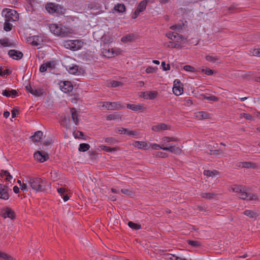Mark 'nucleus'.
Listing matches in <instances>:
<instances>
[{"label":"nucleus","instance_id":"1","mask_svg":"<svg viewBox=\"0 0 260 260\" xmlns=\"http://www.w3.org/2000/svg\"><path fill=\"white\" fill-rule=\"evenodd\" d=\"M2 16L5 19L4 30L6 31H10L13 26L11 22L16 21L19 19L18 14L14 10L6 9L2 11Z\"/></svg>","mask_w":260,"mask_h":260},{"label":"nucleus","instance_id":"2","mask_svg":"<svg viewBox=\"0 0 260 260\" xmlns=\"http://www.w3.org/2000/svg\"><path fill=\"white\" fill-rule=\"evenodd\" d=\"M231 190L238 194V198L244 200L253 201L258 199V196L255 193L248 192V188L243 185H234L231 186Z\"/></svg>","mask_w":260,"mask_h":260},{"label":"nucleus","instance_id":"3","mask_svg":"<svg viewBox=\"0 0 260 260\" xmlns=\"http://www.w3.org/2000/svg\"><path fill=\"white\" fill-rule=\"evenodd\" d=\"M26 182L31 189L35 192H42L45 190L46 182L45 180L39 177H28Z\"/></svg>","mask_w":260,"mask_h":260},{"label":"nucleus","instance_id":"4","mask_svg":"<svg viewBox=\"0 0 260 260\" xmlns=\"http://www.w3.org/2000/svg\"><path fill=\"white\" fill-rule=\"evenodd\" d=\"M49 29L52 33L61 37H67L72 34L70 29L61 25L52 24L50 25Z\"/></svg>","mask_w":260,"mask_h":260},{"label":"nucleus","instance_id":"5","mask_svg":"<svg viewBox=\"0 0 260 260\" xmlns=\"http://www.w3.org/2000/svg\"><path fill=\"white\" fill-rule=\"evenodd\" d=\"M45 8L50 14H62L64 12V9L60 5L52 3L47 4Z\"/></svg>","mask_w":260,"mask_h":260},{"label":"nucleus","instance_id":"6","mask_svg":"<svg viewBox=\"0 0 260 260\" xmlns=\"http://www.w3.org/2000/svg\"><path fill=\"white\" fill-rule=\"evenodd\" d=\"M99 107L107 110H117L122 108V105L118 102H110L101 103Z\"/></svg>","mask_w":260,"mask_h":260},{"label":"nucleus","instance_id":"7","mask_svg":"<svg viewBox=\"0 0 260 260\" xmlns=\"http://www.w3.org/2000/svg\"><path fill=\"white\" fill-rule=\"evenodd\" d=\"M82 43L78 40H68L63 43L65 48L72 50H77L80 49L82 47Z\"/></svg>","mask_w":260,"mask_h":260},{"label":"nucleus","instance_id":"8","mask_svg":"<svg viewBox=\"0 0 260 260\" xmlns=\"http://www.w3.org/2000/svg\"><path fill=\"white\" fill-rule=\"evenodd\" d=\"M103 55L108 58H111L121 54V50L119 48L105 49L102 51Z\"/></svg>","mask_w":260,"mask_h":260},{"label":"nucleus","instance_id":"9","mask_svg":"<svg viewBox=\"0 0 260 260\" xmlns=\"http://www.w3.org/2000/svg\"><path fill=\"white\" fill-rule=\"evenodd\" d=\"M1 215L4 218H10L14 219L15 218V214L14 211L9 207H6L1 210Z\"/></svg>","mask_w":260,"mask_h":260},{"label":"nucleus","instance_id":"10","mask_svg":"<svg viewBox=\"0 0 260 260\" xmlns=\"http://www.w3.org/2000/svg\"><path fill=\"white\" fill-rule=\"evenodd\" d=\"M34 158L41 162L48 159V154L45 151H38L34 153Z\"/></svg>","mask_w":260,"mask_h":260},{"label":"nucleus","instance_id":"11","mask_svg":"<svg viewBox=\"0 0 260 260\" xmlns=\"http://www.w3.org/2000/svg\"><path fill=\"white\" fill-rule=\"evenodd\" d=\"M147 5V1H143L140 2V4L138 5L137 9L135 10L132 16V18L133 19H136L139 15L140 13L146 9Z\"/></svg>","mask_w":260,"mask_h":260},{"label":"nucleus","instance_id":"12","mask_svg":"<svg viewBox=\"0 0 260 260\" xmlns=\"http://www.w3.org/2000/svg\"><path fill=\"white\" fill-rule=\"evenodd\" d=\"M8 189L7 186L0 184V199L6 200L9 199Z\"/></svg>","mask_w":260,"mask_h":260},{"label":"nucleus","instance_id":"13","mask_svg":"<svg viewBox=\"0 0 260 260\" xmlns=\"http://www.w3.org/2000/svg\"><path fill=\"white\" fill-rule=\"evenodd\" d=\"M8 55L14 59L19 60L23 57V53L18 50H10L8 52Z\"/></svg>","mask_w":260,"mask_h":260},{"label":"nucleus","instance_id":"14","mask_svg":"<svg viewBox=\"0 0 260 260\" xmlns=\"http://www.w3.org/2000/svg\"><path fill=\"white\" fill-rule=\"evenodd\" d=\"M166 36L171 40H174L175 39H176L178 42H179L180 40L185 41H186V38H184L182 35H179L178 33L169 32L166 34Z\"/></svg>","mask_w":260,"mask_h":260},{"label":"nucleus","instance_id":"15","mask_svg":"<svg viewBox=\"0 0 260 260\" xmlns=\"http://www.w3.org/2000/svg\"><path fill=\"white\" fill-rule=\"evenodd\" d=\"M60 87L61 90L65 93L69 92L73 90V86L69 81H64L62 84H60Z\"/></svg>","mask_w":260,"mask_h":260},{"label":"nucleus","instance_id":"16","mask_svg":"<svg viewBox=\"0 0 260 260\" xmlns=\"http://www.w3.org/2000/svg\"><path fill=\"white\" fill-rule=\"evenodd\" d=\"M163 150L169 151L172 153L176 154L179 155L181 153V149L178 147L175 146H171L169 147H164L162 148Z\"/></svg>","mask_w":260,"mask_h":260},{"label":"nucleus","instance_id":"17","mask_svg":"<svg viewBox=\"0 0 260 260\" xmlns=\"http://www.w3.org/2000/svg\"><path fill=\"white\" fill-rule=\"evenodd\" d=\"M157 95V92L156 91H151L144 92L141 96L146 99L153 100L156 97Z\"/></svg>","mask_w":260,"mask_h":260},{"label":"nucleus","instance_id":"18","mask_svg":"<svg viewBox=\"0 0 260 260\" xmlns=\"http://www.w3.org/2000/svg\"><path fill=\"white\" fill-rule=\"evenodd\" d=\"M194 116L198 120L210 118V114L204 111L197 112L194 113Z\"/></svg>","mask_w":260,"mask_h":260},{"label":"nucleus","instance_id":"19","mask_svg":"<svg viewBox=\"0 0 260 260\" xmlns=\"http://www.w3.org/2000/svg\"><path fill=\"white\" fill-rule=\"evenodd\" d=\"M2 94L4 96L7 97H11L12 98H15L18 96V93L17 91L14 89H11V90L5 89L3 91Z\"/></svg>","mask_w":260,"mask_h":260},{"label":"nucleus","instance_id":"20","mask_svg":"<svg viewBox=\"0 0 260 260\" xmlns=\"http://www.w3.org/2000/svg\"><path fill=\"white\" fill-rule=\"evenodd\" d=\"M151 129L154 132H159L161 130L170 129V126L165 123H159L157 125H153Z\"/></svg>","mask_w":260,"mask_h":260},{"label":"nucleus","instance_id":"21","mask_svg":"<svg viewBox=\"0 0 260 260\" xmlns=\"http://www.w3.org/2000/svg\"><path fill=\"white\" fill-rule=\"evenodd\" d=\"M70 112L71 113V118L72 120L75 122L76 125H77L79 122V116L77 111L75 108H71L70 109Z\"/></svg>","mask_w":260,"mask_h":260},{"label":"nucleus","instance_id":"22","mask_svg":"<svg viewBox=\"0 0 260 260\" xmlns=\"http://www.w3.org/2000/svg\"><path fill=\"white\" fill-rule=\"evenodd\" d=\"M43 136V132L40 131L36 132L34 135L31 137L32 141L34 142H39L42 139Z\"/></svg>","mask_w":260,"mask_h":260},{"label":"nucleus","instance_id":"23","mask_svg":"<svg viewBox=\"0 0 260 260\" xmlns=\"http://www.w3.org/2000/svg\"><path fill=\"white\" fill-rule=\"evenodd\" d=\"M127 108L133 111H143L145 109L142 105L135 104H127Z\"/></svg>","mask_w":260,"mask_h":260},{"label":"nucleus","instance_id":"24","mask_svg":"<svg viewBox=\"0 0 260 260\" xmlns=\"http://www.w3.org/2000/svg\"><path fill=\"white\" fill-rule=\"evenodd\" d=\"M134 146L139 149H146L148 148V143L142 141H136Z\"/></svg>","mask_w":260,"mask_h":260},{"label":"nucleus","instance_id":"25","mask_svg":"<svg viewBox=\"0 0 260 260\" xmlns=\"http://www.w3.org/2000/svg\"><path fill=\"white\" fill-rule=\"evenodd\" d=\"M0 260H15V258L9 254L0 250Z\"/></svg>","mask_w":260,"mask_h":260},{"label":"nucleus","instance_id":"26","mask_svg":"<svg viewBox=\"0 0 260 260\" xmlns=\"http://www.w3.org/2000/svg\"><path fill=\"white\" fill-rule=\"evenodd\" d=\"M121 116L120 114L115 112L112 114H110L107 116L106 119L107 120H119L121 119Z\"/></svg>","mask_w":260,"mask_h":260},{"label":"nucleus","instance_id":"27","mask_svg":"<svg viewBox=\"0 0 260 260\" xmlns=\"http://www.w3.org/2000/svg\"><path fill=\"white\" fill-rule=\"evenodd\" d=\"M125 9V7L123 4H117L114 7V10L119 13L124 12Z\"/></svg>","mask_w":260,"mask_h":260},{"label":"nucleus","instance_id":"28","mask_svg":"<svg viewBox=\"0 0 260 260\" xmlns=\"http://www.w3.org/2000/svg\"><path fill=\"white\" fill-rule=\"evenodd\" d=\"M200 195L202 198L211 200L214 198L216 197V194L211 192H202Z\"/></svg>","mask_w":260,"mask_h":260},{"label":"nucleus","instance_id":"29","mask_svg":"<svg viewBox=\"0 0 260 260\" xmlns=\"http://www.w3.org/2000/svg\"><path fill=\"white\" fill-rule=\"evenodd\" d=\"M1 176H5L6 178L5 180L8 181H11V180L13 179L12 176L10 174V173L8 171L6 170H2L0 173Z\"/></svg>","mask_w":260,"mask_h":260},{"label":"nucleus","instance_id":"30","mask_svg":"<svg viewBox=\"0 0 260 260\" xmlns=\"http://www.w3.org/2000/svg\"><path fill=\"white\" fill-rule=\"evenodd\" d=\"M173 91L174 93L176 95H181L183 92V88L180 86H173Z\"/></svg>","mask_w":260,"mask_h":260},{"label":"nucleus","instance_id":"31","mask_svg":"<svg viewBox=\"0 0 260 260\" xmlns=\"http://www.w3.org/2000/svg\"><path fill=\"white\" fill-rule=\"evenodd\" d=\"M243 214L250 218H255L258 216L256 212L249 210H245Z\"/></svg>","mask_w":260,"mask_h":260},{"label":"nucleus","instance_id":"32","mask_svg":"<svg viewBox=\"0 0 260 260\" xmlns=\"http://www.w3.org/2000/svg\"><path fill=\"white\" fill-rule=\"evenodd\" d=\"M203 174L204 175L207 177H213L218 174V172L216 170H205L203 172Z\"/></svg>","mask_w":260,"mask_h":260},{"label":"nucleus","instance_id":"33","mask_svg":"<svg viewBox=\"0 0 260 260\" xmlns=\"http://www.w3.org/2000/svg\"><path fill=\"white\" fill-rule=\"evenodd\" d=\"M241 167L242 168H255L256 167V165L255 164L251 162H242L241 164Z\"/></svg>","mask_w":260,"mask_h":260},{"label":"nucleus","instance_id":"34","mask_svg":"<svg viewBox=\"0 0 260 260\" xmlns=\"http://www.w3.org/2000/svg\"><path fill=\"white\" fill-rule=\"evenodd\" d=\"M90 148V145L87 143L80 144L79 147V151L81 152H85Z\"/></svg>","mask_w":260,"mask_h":260},{"label":"nucleus","instance_id":"35","mask_svg":"<svg viewBox=\"0 0 260 260\" xmlns=\"http://www.w3.org/2000/svg\"><path fill=\"white\" fill-rule=\"evenodd\" d=\"M128 225L131 229L136 230H140L142 228L141 224H139L134 223L132 221H129L128 222Z\"/></svg>","mask_w":260,"mask_h":260},{"label":"nucleus","instance_id":"36","mask_svg":"<svg viewBox=\"0 0 260 260\" xmlns=\"http://www.w3.org/2000/svg\"><path fill=\"white\" fill-rule=\"evenodd\" d=\"M0 44L3 47H9L12 45L8 38L0 39Z\"/></svg>","mask_w":260,"mask_h":260},{"label":"nucleus","instance_id":"37","mask_svg":"<svg viewBox=\"0 0 260 260\" xmlns=\"http://www.w3.org/2000/svg\"><path fill=\"white\" fill-rule=\"evenodd\" d=\"M134 40V36L131 35H127L124 37H123L121 39V42L123 43H127L128 42H132Z\"/></svg>","mask_w":260,"mask_h":260},{"label":"nucleus","instance_id":"38","mask_svg":"<svg viewBox=\"0 0 260 260\" xmlns=\"http://www.w3.org/2000/svg\"><path fill=\"white\" fill-rule=\"evenodd\" d=\"M100 148L102 150H105V151H106L107 152H113V151H115L118 150V148H116V147L111 148V147H108V146H104V145L101 146Z\"/></svg>","mask_w":260,"mask_h":260},{"label":"nucleus","instance_id":"39","mask_svg":"<svg viewBox=\"0 0 260 260\" xmlns=\"http://www.w3.org/2000/svg\"><path fill=\"white\" fill-rule=\"evenodd\" d=\"M162 141L165 143H169L170 142H171V141L175 142V141H178V139L177 138H176L169 137H164L162 138Z\"/></svg>","mask_w":260,"mask_h":260},{"label":"nucleus","instance_id":"40","mask_svg":"<svg viewBox=\"0 0 260 260\" xmlns=\"http://www.w3.org/2000/svg\"><path fill=\"white\" fill-rule=\"evenodd\" d=\"M67 70L70 74H75L78 70V67L77 66H74L72 67L69 66Z\"/></svg>","mask_w":260,"mask_h":260},{"label":"nucleus","instance_id":"41","mask_svg":"<svg viewBox=\"0 0 260 260\" xmlns=\"http://www.w3.org/2000/svg\"><path fill=\"white\" fill-rule=\"evenodd\" d=\"M187 242L188 244H189L190 245L193 247H198L201 245L200 243L197 241H192L188 240L187 241Z\"/></svg>","mask_w":260,"mask_h":260},{"label":"nucleus","instance_id":"42","mask_svg":"<svg viewBox=\"0 0 260 260\" xmlns=\"http://www.w3.org/2000/svg\"><path fill=\"white\" fill-rule=\"evenodd\" d=\"M31 94L36 96H40L43 94V92L42 90L40 89H33L31 91Z\"/></svg>","mask_w":260,"mask_h":260},{"label":"nucleus","instance_id":"43","mask_svg":"<svg viewBox=\"0 0 260 260\" xmlns=\"http://www.w3.org/2000/svg\"><path fill=\"white\" fill-rule=\"evenodd\" d=\"M240 117H241V118H244L248 120H250V121L253 120V117L251 115L248 114L242 113L240 114Z\"/></svg>","mask_w":260,"mask_h":260},{"label":"nucleus","instance_id":"44","mask_svg":"<svg viewBox=\"0 0 260 260\" xmlns=\"http://www.w3.org/2000/svg\"><path fill=\"white\" fill-rule=\"evenodd\" d=\"M172 30H175L178 31H180L182 29V25L181 24H176L172 25L170 27Z\"/></svg>","mask_w":260,"mask_h":260},{"label":"nucleus","instance_id":"45","mask_svg":"<svg viewBox=\"0 0 260 260\" xmlns=\"http://www.w3.org/2000/svg\"><path fill=\"white\" fill-rule=\"evenodd\" d=\"M250 52L253 56L260 57V48H254Z\"/></svg>","mask_w":260,"mask_h":260},{"label":"nucleus","instance_id":"46","mask_svg":"<svg viewBox=\"0 0 260 260\" xmlns=\"http://www.w3.org/2000/svg\"><path fill=\"white\" fill-rule=\"evenodd\" d=\"M121 191L123 194L128 196H132L134 194V193L132 191L126 188L122 189Z\"/></svg>","mask_w":260,"mask_h":260},{"label":"nucleus","instance_id":"47","mask_svg":"<svg viewBox=\"0 0 260 260\" xmlns=\"http://www.w3.org/2000/svg\"><path fill=\"white\" fill-rule=\"evenodd\" d=\"M206 59L207 60L214 62H215L217 59V57L216 56H211V55H207L206 56Z\"/></svg>","mask_w":260,"mask_h":260},{"label":"nucleus","instance_id":"48","mask_svg":"<svg viewBox=\"0 0 260 260\" xmlns=\"http://www.w3.org/2000/svg\"><path fill=\"white\" fill-rule=\"evenodd\" d=\"M202 72L208 75H211L214 73V71L213 70L208 68L202 69Z\"/></svg>","mask_w":260,"mask_h":260},{"label":"nucleus","instance_id":"49","mask_svg":"<svg viewBox=\"0 0 260 260\" xmlns=\"http://www.w3.org/2000/svg\"><path fill=\"white\" fill-rule=\"evenodd\" d=\"M222 153L220 150L217 149L215 150H210V151L208 152V153L210 155H218Z\"/></svg>","mask_w":260,"mask_h":260},{"label":"nucleus","instance_id":"50","mask_svg":"<svg viewBox=\"0 0 260 260\" xmlns=\"http://www.w3.org/2000/svg\"><path fill=\"white\" fill-rule=\"evenodd\" d=\"M27 184H28V183L26 182L25 183H20V188H21V190L23 191V192L27 191L28 190V187Z\"/></svg>","mask_w":260,"mask_h":260},{"label":"nucleus","instance_id":"51","mask_svg":"<svg viewBox=\"0 0 260 260\" xmlns=\"http://www.w3.org/2000/svg\"><path fill=\"white\" fill-rule=\"evenodd\" d=\"M47 68L50 69L51 70L55 68V63L54 61H49L45 63Z\"/></svg>","mask_w":260,"mask_h":260},{"label":"nucleus","instance_id":"52","mask_svg":"<svg viewBox=\"0 0 260 260\" xmlns=\"http://www.w3.org/2000/svg\"><path fill=\"white\" fill-rule=\"evenodd\" d=\"M157 70L156 68H153L151 67H148L146 69V72L148 74L155 73Z\"/></svg>","mask_w":260,"mask_h":260},{"label":"nucleus","instance_id":"53","mask_svg":"<svg viewBox=\"0 0 260 260\" xmlns=\"http://www.w3.org/2000/svg\"><path fill=\"white\" fill-rule=\"evenodd\" d=\"M183 69H184V70H185L186 71H189V72H195V69L194 68V67H193L191 66H189V65L184 66L183 67Z\"/></svg>","mask_w":260,"mask_h":260},{"label":"nucleus","instance_id":"54","mask_svg":"<svg viewBox=\"0 0 260 260\" xmlns=\"http://www.w3.org/2000/svg\"><path fill=\"white\" fill-rule=\"evenodd\" d=\"M73 134L74 137L76 138H82L84 136V134L80 131L75 132Z\"/></svg>","mask_w":260,"mask_h":260},{"label":"nucleus","instance_id":"55","mask_svg":"<svg viewBox=\"0 0 260 260\" xmlns=\"http://www.w3.org/2000/svg\"><path fill=\"white\" fill-rule=\"evenodd\" d=\"M155 156L158 157L165 158L168 156V154L166 153L159 151L156 153Z\"/></svg>","mask_w":260,"mask_h":260},{"label":"nucleus","instance_id":"56","mask_svg":"<svg viewBox=\"0 0 260 260\" xmlns=\"http://www.w3.org/2000/svg\"><path fill=\"white\" fill-rule=\"evenodd\" d=\"M105 141L109 144H113L115 143V140L112 137L106 138Z\"/></svg>","mask_w":260,"mask_h":260},{"label":"nucleus","instance_id":"57","mask_svg":"<svg viewBox=\"0 0 260 260\" xmlns=\"http://www.w3.org/2000/svg\"><path fill=\"white\" fill-rule=\"evenodd\" d=\"M151 147L152 149H155V150H158L159 149H161L162 150V148H163L164 147L161 146L159 144H151Z\"/></svg>","mask_w":260,"mask_h":260},{"label":"nucleus","instance_id":"58","mask_svg":"<svg viewBox=\"0 0 260 260\" xmlns=\"http://www.w3.org/2000/svg\"><path fill=\"white\" fill-rule=\"evenodd\" d=\"M161 66L164 71H168L170 69V66L169 64H166L165 61L161 62Z\"/></svg>","mask_w":260,"mask_h":260},{"label":"nucleus","instance_id":"59","mask_svg":"<svg viewBox=\"0 0 260 260\" xmlns=\"http://www.w3.org/2000/svg\"><path fill=\"white\" fill-rule=\"evenodd\" d=\"M205 99L208 101H217L218 98L215 96H205Z\"/></svg>","mask_w":260,"mask_h":260},{"label":"nucleus","instance_id":"60","mask_svg":"<svg viewBox=\"0 0 260 260\" xmlns=\"http://www.w3.org/2000/svg\"><path fill=\"white\" fill-rule=\"evenodd\" d=\"M166 257V259H169V260H174L175 258V255L174 254L167 253L165 255Z\"/></svg>","mask_w":260,"mask_h":260},{"label":"nucleus","instance_id":"61","mask_svg":"<svg viewBox=\"0 0 260 260\" xmlns=\"http://www.w3.org/2000/svg\"><path fill=\"white\" fill-rule=\"evenodd\" d=\"M126 134H127L128 136H137V132L136 131H130L127 129V131L126 133Z\"/></svg>","mask_w":260,"mask_h":260},{"label":"nucleus","instance_id":"62","mask_svg":"<svg viewBox=\"0 0 260 260\" xmlns=\"http://www.w3.org/2000/svg\"><path fill=\"white\" fill-rule=\"evenodd\" d=\"M47 69V67L46 64V63H43V64H42L40 68V71L41 72H44L45 71H46Z\"/></svg>","mask_w":260,"mask_h":260},{"label":"nucleus","instance_id":"63","mask_svg":"<svg viewBox=\"0 0 260 260\" xmlns=\"http://www.w3.org/2000/svg\"><path fill=\"white\" fill-rule=\"evenodd\" d=\"M110 83L112 87H117L120 84V82L116 81H112Z\"/></svg>","mask_w":260,"mask_h":260},{"label":"nucleus","instance_id":"64","mask_svg":"<svg viewBox=\"0 0 260 260\" xmlns=\"http://www.w3.org/2000/svg\"><path fill=\"white\" fill-rule=\"evenodd\" d=\"M57 192L60 194L61 196L66 192V189L63 187H61L57 189Z\"/></svg>","mask_w":260,"mask_h":260}]
</instances>
